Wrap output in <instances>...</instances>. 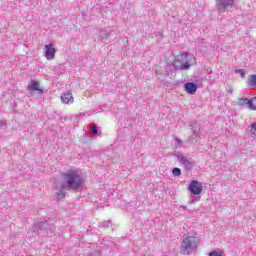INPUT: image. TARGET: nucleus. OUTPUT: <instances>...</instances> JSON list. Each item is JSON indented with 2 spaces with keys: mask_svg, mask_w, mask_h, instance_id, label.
I'll return each mask as SVG.
<instances>
[{
  "mask_svg": "<svg viewBox=\"0 0 256 256\" xmlns=\"http://www.w3.org/2000/svg\"><path fill=\"white\" fill-rule=\"evenodd\" d=\"M56 189L59 199H63L65 189H73L74 191L83 189V178L78 171L70 170L62 174V179L56 184Z\"/></svg>",
  "mask_w": 256,
  "mask_h": 256,
  "instance_id": "nucleus-1",
  "label": "nucleus"
},
{
  "mask_svg": "<svg viewBox=\"0 0 256 256\" xmlns=\"http://www.w3.org/2000/svg\"><path fill=\"white\" fill-rule=\"evenodd\" d=\"M194 65H197V59L189 52H181L174 57L172 62V67L177 71H189Z\"/></svg>",
  "mask_w": 256,
  "mask_h": 256,
  "instance_id": "nucleus-2",
  "label": "nucleus"
},
{
  "mask_svg": "<svg viewBox=\"0 0 256 256\" xmlns=\"http://www.w3.org/2000/svg\"><path fill=\"white\" fill-rule=\"evenodd\" d=\"M181 241L183 251H193L197 249V247H199V243H201V240L197 234H184Z\"/></svg>",
  "mask_w": 256,
  "mask_h": 256,
  "instance_id": "nucleus-3",
  "label": "nucleus"
},
{
  "mask_svg": "<svg viewBox=\"0 0 256 256\" xmlns=\"http://www.w3.org/2000/svg\"><path fill=\"white\" fill-rule=\"evenodd\" d=\"M188 191L192 195H201L203 193V184L197 180H192L188 185Z\"/></svg>",
  "mask_w": 256,
  "mask_h": 256,
  "instance_id": "nucleus-4",
  "label": "nucleus"
},
{
  "mask_svg": "<svg viewBox=\"0 0 256 256\" xmlns=\"http://www.w3.org/2000/svg\"><path fill=\"white\" fill-rule=\"evenodd\" d=\"M55 51L53 44L45 45V57L48 61H53V59H55Z\"/></svg>",
  "mask_w": 256,
  "mask_h": 256,
  "instance_id": "nucleus-5",
  "label": "nucleus"
},
{
  "mask_svg": "<svg viewBox=\"0 0 256 256\" xmlns=\"http://www.w3.org/2000/svg\"><path fill=\"white\" fill-rule=\"evenodd\" d=\"M184 91H186L188 95H195V93H197V84L193 82L184 84Z\"/></svg>",
  "mask_w": 256,
  "mask_h": 256,
  "instance_id": "nucleus-6",
  "label": "nucleus"
},
{
  "mask_svg": "<svg viewBox=\"0 0 256 256\" xmlns=\"http://www.w3.org/2000/svg\"><path fill=\"white\" fill-rule=\"evenodd\" d=\"M60 99L62 103H65V105H69L75 101V99L73 98V94L71 92L63 93L60 96Z\"/></svg>",
  "mask_w": 256,
  "mask_h": 256,
  "instance_id": "nucleus-7",
  "label": "nucleus"
},
{
  "mask_svg": "<svg viewBox=\"0 0 256 256\" xmlns=\"http://www.w3.org/2000/svg\"><path fill=\"white\" fill-rule=\"evenodd\" d=\"M28 91H37L38 93H43V89H41V85L39 82L32 80L28 85Z\"/></svg>",
  "mask_w": 256,
  "mask_h": 256,
  "instance_id": "nucleus-8",
  "label": "nucleus"
},
{
  "mask_svg": "<svg viewBox=\"0 0 256 256\" xmlns=\"http://www.w3.org/2000/svg\"><path fill=\"white\" fill-rule=\"evenodd\" d=\"M219 9H227L235 5V0H218Z\"/></svg>",
  "mask_w": 256,
  "mask_h": 256,
  "instance_id": "nucleus-9",
  "label": "nucleus"
},
{
  "mask_svg": "<svg viewBox=\"0 0 256 256\" xmlns=\"http://www.w3.org/2000/svg\"><path fill=\"white\" fill-rule=\"evenodd\" d=\"M250 99L247 98H240L237 100V105H240L243 107L244 105H247L249 107Z\"/></svg>",
  "mask_w": 256,
  "mask_h": 256,
  "instance_id": "nucleus-10",
  "label": "nucleus"
},
{
  "mask_svg": "<svg viewBox=\"0 0 256 256\" xmlns=\"http://www.w3.org/2000/svg\"><path fill=\"white\" fill-rule=\"evenodd\" d=\"M248 85H251V87H256V75L253 74L248 79Z\"/></svg>",
  "mask_w": 256,
  "mask_h": 256,
  "instance_id": "nucleus-11",
  "label": "nucleus"
},
{
  "mask_svg": "<svg viewBox=\"0 0 256 256\" xmlns=\"http://www.w3.org/2000/svg\"><path fill=\"white\" fill-rule=\"evenodd\" d=\"M249 109L256 111V97L250 99Z\"/></svg>",
  "mask_w": 256,
  "mask_h": 256,
  "instance_id": "nucleus-12",
  "label": "nucleus"
},
{
  "mask_svg": "<svg viewBox=\"0 0 256 256\" xmlns=\"http://www.w3.org/2000/svg\"><path fill=\"white\" fill-rule=\"evenodd\" d=\"M208 256H225V254L223 252L212 251Z\"/></svg>",
  "mask_w": 256,
  "mask_h": 256,
  "instance_id": "nucleus-13",
  "label": "nucleus"
},
{
  "mask_svg": "<svg viewBox=\"0 0 256 256\" xmlns=\"http://www.w3.org/2000/svg\"><path fill=\"white\" fill-rule=\"evenodd\" d=\"M172 173H173L174 176L178 177L179 175H181V169L174 168Z\"/></svg>",
  "mask_w": 256,
  "mask_h": 256,
  "instance_id": "nucleus-14",
  "label": "nucleus"
},
{
  "mask_svg": "<svg viewBox=\"0 0 256 256\" xmlns=\"http://www.w3.org/2000/svg\"><path fill=\"white\" fill-rule=\"evenodd\" d=\"M250 131H251L252 135L256 136V123L251 125V130Z\"/></svg>",
  "mask_w": 256,
  "mask_h": 256,
  "instance_id": "nucleus-15",
  "label": "nucleus"
},
{
  "mask_svg": "<svg viewBox=\"0 0 256 256\" xmlns=\"http://www.w3.org/2000/svg\"><path fill=\"white\" fill-rule=\"evenodd\" d=\"M90 129H91V133H93L94 135H97L98 131L96 126L92 125L90 126Z\"/></svg>",
  "mask_w": 256,
  "mask_h": 256,
  "instance_id": "nucleus-16",
  "label": "nucleus"
},
{
  "mask_svg": "<svg viewBox=\"0 0 256 256\" xmlns=\"http://www.w3.org/2000/svg\"><path fill=\"white\" fill-rule=\"evenodd\" d=\"M237 73H239V75H241V77H245V70H243V69L237 70Z\"/></svg>",
  "mask_w": 256,
  "mask_h": 256,
  "instance_id": "nucleus-17",
  "label": "nucleus"
}]
</instances>
